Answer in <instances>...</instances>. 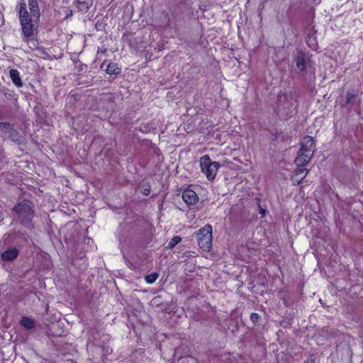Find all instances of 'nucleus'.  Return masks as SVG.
Returning <instances> with one entry per match:
<instances>
[{
	"mask_svg": "<svg viewBox=\"0 0 363 363\" xmlns=\"http://www.w3.org/2000/svg\"><path fill=\"white\" fill-rule=\"evenodd\" d=\"M28 6L30 11L26 9L24 2H21L18 5L23 34L27 40L34 36L36 33L40 18L37 1L28 0Z\"/></svg>",
	"mask_w": 363,
	"mask_h": 363,
	"instance_id": "1",
	"label": "nucleus"
},
{
	"mask_svg": "<svg viewBox=\"0 0 363 363\" xmlns=\"http://www.w3.org/2000/svg\"><path fill=\"white\" fill-rule=\"evenodd\" d=\"M315 151L314 140L311 136H306L301 143V148L295 160L297 166L303 167L311 160Z\"/></svg>",
	"mask_w": 363,
	"mask_h": 363,
	"instance_id": "2",
	"label": "nucleus"
},
{
	"mask_svg": "<svg viewBox=\"0 0 363 363\" xmlns=\"http://www.w3.org/2000/svg\"><path fill=\"white\" fill-rule=\"evenodd\" d=\"M212 234V227L209 224L205 225L196 234L198 244L200 248L205 252H209L211 250Z\"/></svg>",
	"mask_w": 363,
	"mask_h": 363,
	"instance_id": "3",
	"label": "nucleus"
},
{
	"mask_svg": "<svg viewBox=\"0 0 363 363\" xmlns=\"http://www.w3.org/2000/svg\"><path fill=\"white\" fill-rule=\"evenodd\" d=\"M201 172L206 176L208 180L213 179L216 174L220 164L218 162L211 161L208 155L202 156L199 160Z\"/></svg>",
	"mask_w": 363,
	"mask_h": 363,
	"instance_id": "4",
	"label": "nucleus"
},
{
	"mask_svg": "<svg viewBox=\"0 0 363 363\" xmlns=\"http://www.w3.org/2000/svg\"><path fill=\"white\" fill-rule=\"evenodd\" d=\"M14 211L23 222H28L33 213V204L30 201L24 200L14 207Z\"/></svg>",
	"mask_w": 363,
	"mask_h": 363,
	"instance_id": "5",
	"label": "nucleus"
},
{
	"mask_svg": "<svg viewBox=\"0 0 363 363\" xmlns=\"http://www.w3.org/2000/svg\"><path fill=\"white\" fill-rule=\"evenodd\" d=\"M182 199L184 201L189 205H194L199 201V198L195 191L191 189H186L182 193Z\"/></svg>",
	"mask_w": 363,
	"mask_h": 363,
	"instance_id": "6",
	"label": "nucleus"
},
{
	"mask_svg": "<svg viewBox=\"0 0 363 363\" xmlns=\"http://www.w3.org/2000/svg\"><path fill=\"white\" fill-rule=\"evenodd\" d=\"M308 173V171L306 169H297L291 177L294 185H298L306 178Z\"/></svg>",
	"mask_w": 363,
	"mask_h": 363,
	"instance_id": "7",
	"label": "nucleus"
},
{
	"mask_svg": "<svg viewBox=\"0 0 363 363\" xmlns=\"http://www.w3.org/2000/svg\"><path fill=\"white\" fill-rule=\"evenodd\" d=\"M18 254V251L16 248H10L2 252L1 258L5 261H11L17 257Z\"/></svg>",
	"mask_w": 363,
	"mask_h": 363,
	"instance_id": "8",
	"label": "nucleus"
},
{
	"mask_svg": "<svg viewBox=\"0 0 363 363\" xmlns=\"http://www.w3.org/2000/svg\"><path fill=\"white\" fill-rule=\"evenodd\" d=\"M295 62L298 69L301 71H303L306 69V60H305V55L303 52H298L296 59Z\"/></svg>",
	"mask_w": 363,
	"mask_h": 363,
	"instance_id": "9",
	"label": "nucleus"
},
{
	"mask_svg": "<svg viewBox=\"0 0 363 363\" xmlns=\"http://www.w3.org/2000/svg\"><path fill=\"white\" fill-rule=\"evenodd\" d=\"M10 77L12 79L13 82L15 85L18 87L22 86L23 83L21 80L19 72L16 69H11L10 70Z\"/></svg>",
	"mask_w": 363,
	"mask_h": 363,
	"instance_id": "10",
	"label": "nucleus"
},
{
	"mask_svg": "<svg viewBox=\"0 0 363 363\" xmlns=\"http://www.w3.org/2000/svg\"><path fill=\"white\" fill-rule=\"evenodd\" d=\"M21 325L26 329H32L35 327L34 320L28 317H23L20 321Z\"/></svg>",
	"mask_w": 363,
	"mask_h": 363,
	"instance_id": "11",
	"label": "nucleus"
},
{
	"mask_svg": "<svg viewBox=\"0 0 363 363\" xmlns=\"http://www.w3.org/2000/svg\"><path fill=\"white\" fill-rule=\"evenodd\" d=\"M121 69L116 63H109L106 69V72L108 74H116L119 73Z\"/></svg>",
	"mask_w": 363,
	"mask_h": 363,
	"instance_id": "12",
	"label": "nucleus"
},
{
	"mask_svg": "<svg viewBox=\"0 0 363 363\" xmlns=\"http://www.w3.org/2000/svg\"><path fill=\"white\" fill-rule=\"evenodd\" d=\"M78 3V8L80 11H86L89 9L91 4V0H77Z\"/></svg>",
	"mask_w": 363,
	"mask_h": 363,
	"instance_id": "13",
	"label": "nucleus"
},
{
	"mask_svg": "<svg viewBox=\"0 0 363 363\" xmlns=\"http://www.w3.org/2000/svg\"><path fill=\"white\" fill-rule=\"evenodd\" d=\"M182 240V238L179 236H175L170 240L167 245V247L169 249L173 248L177 244H178Z\"/></svg>",
	"mask_w": 363,
	"mask_h": 363,
	"instance_id": "14",
	"label": "nucleus"
},
{
	"mask_svg": "<svg viewBox=\"0 0 363 363\" xmlns=\"http://www.w3.org/2000/svg\"><path fill=\"white\" fill-rule=\"evenodd\" d=\"M157 278L158 274L157 273H152L145 277V281L148 284H152L157 280Z\"/></svg>",
	"mask_w": 363,
	"mask_h": 363,
	"instance_id": "15",
	"label": "nucleus"
},
{
	"mask_svg": "<svg viewBox=\"0 0 363 363\" xmlns=\"http://www.w3.org/2000/svg\"><path fill=\"white\" fill-rule=\"evenodd\" d=\"M307 43L310 48H311L313 50L317 49V43L314 38H309L307 40Z\"/></svg>",
	"mask_w": 363,
	"mask_h": 363,
	"instance_id": "16",
	"label": "nucleus"
},
{
	"mask_svg": "<svg viewBox=\"0 0 363 363\" xmlns=\"http://www.w3.org/2000/svg\"><path fill=\"white\" fill-rule=\"evenodd\" d=\"M1 126L5 128V130H8V132L11 134V136H13V133L16 132V130L13 129L11 125L8 123H1Z\"/></svg>",
	"mask_w": 363,
	"mask_h": 363,
	"instance_id": "17",
	"label": "nucleus"
},
{
	"mask_svg": "<svg viewBox=\"0 0 363 363\" xmlns=\"http://www.w3.org/2000/svg\"><path fill=\"white\" fill-rule=\"evenodd\" d=\"M259 314L253 313L250 315V319L252 322H256L259 319Z\"/></svg>",
	"mask_w": 363,
	"mask_h": 363,
	"instance_id": "18",
	"label": "nucleus"
},
{
	"mask_svg": "<svg viewBox=\"0 0 363 363\" xmlns=\"http://www.w3.org/2000/svg\"><path fill=\"white\" fill-rule=\"evenodd\" d=\"M305 363H315V362L313 359H308L305 362Z\"/></svg>",
	"mask_w": 363,
	"mask_h": 363,
	"instance_id": "19",
	"label": "nucleus"
},
{
	"mask_svg": "<svg viewBox=\"0 0 363 363\" xmlns=\"http://www.w3.org/2000/svg\"><path fill=\"white\" fill-rule=\"evenodd\" d=\"M149 192H150V191H149V190H145V192H144V194H145V195H147V194H149Z\"/></svg>",
	"mask_w": 363,
	"mask_h": 363,
	"instance_id": "20",
	"label": "nucleus"
},
{
	"mask_svg": "<svg viewBox=\"0 0 363 363\" xmlns=\"http://www.w3.org/2000/svg\"><path fill=\"white\" fill-rule=\"evenodd\" d=\"M261 213L264 214L265 213V211L264 209H261Z\"/></svg>",
	"mask_w": 363,
	"mask_h": 363,
	"instance_id": "21",
	"label": "nucleus"
}]
</instances>
